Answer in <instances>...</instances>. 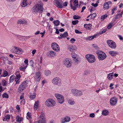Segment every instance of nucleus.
Wrapping results in <instances>:
<instances>
[{
  "instance_id": "nucleus-1",
  "label": "nucleus",
  "mask_w": 123,
  "mask_h": 123,
  "mask_svg": "<svg viewBox=\"0 0 123 123\" xmlns=\"http://www.w3.org/2000/svg\"><path fill=\"white\" fill-rule=\"evenodd\" d=\"M43 4L42 2L39 1L37 4H36L33 7V10L34 12L41 13L43 11Z\"/></svg>"
},
{
  "instance_id": "nucleus-2",
  "label": "nucleus",
  "mask_w": 123,
  "mask_h": 123,
  "mask_svg": "<svg viewBox=\"0 0 123 123\" xmlns=\"http://www.w3.org/2000/svg\"><path fill=\"white\" fill-rule=\"evenodd\" d=\"M11 51L12 52L19 55L22 54L24 52L21 48L15 46L13 47V49L11 50Z\"/></svg>"
},
{
  "instance_id": "nucleus-3",
  "label": "nucleus",
  "mask_w": 123,
  "mask_h": 123,
  "mask_svg": "<svg viewBox=\"0 0 123 123\" xmlns=\"http://www.w3.org/2000/svg\"><path fill=\"white\" fill-rule=\"evenodd\" d=\"M85 57L86 60L90 63H93L96 61L95 57L93 55L87 54L86 55Z\"/></svg>"
},
{
  "instance_id": "nucleus-4",
  "label": "nucleus",
  "mask_w": 123,
  "mask_h": 123,
  "mask_svg": "<svg viewBox=\"0 0 123 123\" xmlns=\"http://www.w3.org/2000/svg\"><path fill=\"white\" fill-rule=\"evenodd\" d=\"M45 105L49 107H53L55 104V101L53 99L49 98L47 99L45 102Z\"/></svg>"
},
{
  "instance_id": "nucleus-5",
  "label": "nucleus",
  "mask_w": 123,
  "mask_h": 123,
  "mask_svg": "<svg viewBox=\"0 0 123 123\" xmlns=\"http://www.w3.org/2000/svg\"><path fill=\"white\" fill-rule=\"evenodd\" d=\"M98 59L99 60H103L105 59L106 57V54L103 52L98 51L96 52Z\"/></svg>"
},
{
  "instance_id": "nucleus-6",
  "label": "nucleus",
  "mask_w": 123,
  "mask_h": 123,
  "mask_svg": "<svg viewBox=\"0 0 123 123\" xmlns=\"http://www.w3.org/2000/svg\"><path fill=\"white\" fill-rule=\"evenodd\" d=\"M55 96L59 103L62 104L63 103L64 101V98L62 95L58 93H55Z\"/></svg>"
},
{
  "instance_id": "nucleus-7",
  "label": "nucleus",
  "mask_w": 123,
  "mask_h": 123,
  "mask_svg": "<svg viewBox=\"0 0 123 123\" xmlns=\"http://www.w3.org/2000/svg\"><path fill=\"white\" fill-rule=\"evenodd\" d=\"M71 92L72 94L75 96H80L82 95V93L81 91L76 89H72Z\"/></svg>"
},
{
  "instance_id": "nucleus-8",
  "label": "nucleus",
  "mask_w": 123,
  "mask_h": 123,
  "mask_svg": "<svg viewBox=\"0 0 123 123\" xmlns=\"http://www.w3.org/2000/svg\"><path fill=\"white\" fill-rule=\"evenodd\" d=\"M61 79L59 77H55L52 80V82L54 85L58 86H59L61 85Z\"/></svg>"
},
{
  "instance_id": "nucleus-9",
  "label": "nucleus",
  "mask_w": 123,
  "mask_h": 123,
  "mask_svg": "<svg viewBox=\"0 0 123 123\" xmlns=\"http://www.w3.org/2000/svg\"><path fill=\"white\" fill-rule=\"evenodd\" d=\"M27 84V83L25 81L23 82L18 88V92H22L26 88Z\"/></svg>"
},
{
  "instance_id": "nucleus-10",
  "label": "nucleus",
  "mask_w": 123,
  "mask_h": 123,
  "mask_svg": "<svg viewBox=\"0 0 123 123\" xmlns=\"http://www.w3.org/2000/svg\"><path fill=\"white\" fill-rule=\"evenodd\" d=\"M108 45L112 49H115L116 47V43L113 41L111 40H108L106 41Z\"/></svg>"
},
{
  "instance_id": "nucleus-11",
  "label": "nucleus",
  "mask_w": 123,
  "mask_h": 123,
  "mask_svg": "<svg viewBox=\"0 0 123 123\" xmlns=\"http://www.w3.org/2000/svg\"><path fill=\"white\" fill-rule=\"evenodd\" d=\"M64 64L67 67H70L71 66L72 64L71 60L69 58H66L63 61Z\"/></svg>"
},
{
  "instance_id": "nucleus-12",
  "label": "nucleus",
  "mask_w": 123,
  "mask_h": 123,
  "mask_svg": "<svg viewBox=\"0 0 123 123\" xmlns=\"http://www.w3.org/2000/svg\"><path fill=\"white\" fill-rule=\"evenodd\" d=\"M117 98L116 97H112L110 100V105L113 106L115 105L117 103Z\"/></svg>"
},
{
  "instance_id": "nucleus-13",
  "label": "nucleus",
  "mask_w": 123,
  "mask_h": 123,
  "mask_svg": "<svg viewBox=\"0 0 123 123\" xmlns=\"http://www.w3.org/2000/svg\"><path fill=\"white\" fill-rule=\"evenodd\" d=\"M16 77H15V81L16 82V84H18L19 82V80H20L21 76L19 72L18 71L17 72L15 73Z\"/></svg>"
},
{
  "instance_id": "nucleus-14",
  "label": "nucleus",
  "mask_w": 123,
  "mask_h": 123,
  "mask_svg": "<svg viewBox=\"0 0 123 123\" xmlns=\"http://www.w3.org/2000/svg\"><path fill=\"white\" fill-rule=\"evenodd\" d=\"M51 47L55 51H60V49L59 45L56 43H53L51 44Z\"/></svg>"
},
{
  "instance_id": "nucleus-15",
  "label": "nucleus",
  "mask_w": 123,
  "mask_h": 123,
  "mask_svg": "<svg viewBox=\"0 0 123 123\" xmlns=\"http://www.w3.org/2000/svg\"><path fill=\"white\" fill-rule=\"evenodd\" d=\"M70 118L69 117L66 116L61 119L60 122L61 123H65L66 122H69L70 121Z\"/></svg>"
},
{
  "instance_id": "nucleus-16",
  "label": "nucleus",
  "mask_w": 123,
  "mask_h": 123,
  "mask_svg": "<svg viewBox=\"0 0 123 123\" xmlns=\"http://www.w3.org/2000/svg\"><path fill=\"white\" fill-rule=\"evenodd\" d=\"M54 3L56 6L60 8H62L63 7L62 3L60 2L58 0H54Z\"/></svg>"
},
{
  "instance_id": "nucleus-17",
  "label": "nucleus",
  "mask_w": 123,
  "mask_h": 123,
  "mask_svg": "<svg viewBox=\"0 0 123 123\" xmlns=\"http://www.w3.org/2000/svg\"><path fill=\"white\" fill-rule=\"evenodd\" d=\"M41 74L39 72H36L35 77V80L37 82H38L40 81L41 79Z\"/></svg>"
},
{
  "instance_id": "nucleus-18",
  "label": "nucleus",
  "mask_w": 123,
  "mask_h": 123,
  "mask_svg": "<svg viewBox=\"0 0 123 123\" xmlns=\"http://www.w3.org/2000/svg\"><path fill=\"white\" fill-rule=\"evenodd\" d=\"M111 3H112L111 1H109L104 3V10H106L109 7V5L111 4Z\"/></svg>"
},
{
  "instance_id": "nucleus-19",
  "label": "nucleus",
  "mask_w": 123,
  "mask_h": 123,
  "mask_svg": "<svg viewBox=\"0 0 123 123\" xmlns=\"http://www.w3.org/2000/svg\"><path fill=\"white\" fill-rule=\"evenodd\" d=\"M71 55L73 58L74 59V60L75 62L76 63H77L78 62V59L77 58V55L73 53H72Z\"/></svg>"
},
{
  "instance_id": "nucleus-20",
  "label": "nucleus",
  "mask_w": 123,
  "mask_h": 123,
  "mask_svg": "<svg viewBox=\"0 0 123 123\" xmlns=\"http://www.w3.org/2000/svg\"><path fill=\"white\" fill-rule=\"evenodd\" d=\"M92 26V25L90 24H85L84 25V27L89 30H90L91 29Z\"/></svg>"
},
{
  "instance_id": "nucleus-21",
  "label": "nucleus",
  "mask_w": 123,
  "mask_h": 123,
  "mask_svg": "<svg viewBox=\"0 0 123 123\" xmlns=\"http://www.w3.org/2000/svg\"><path fill=\"white\" fill-rule=\"evenodd\" d=\"M27 0H23L21 4V5L23 7H25L27 5Z\"/></svg>"
},
{
  "instance_id": "nucleus-22",
  "label": "nucleus",
  "mask_w": 123,
  "mask_h": 123,
  "mask_svg": "<svg viewBox=\"0 0 123 123\" xmlns=\"http://www.w3.org/2000/svg\"><path fill=\"white\" fill-rule=\"evenodd\" d=\"M20 99L21 100L20 101V103L21 104H24V94H22L21 95L20 97Z\"/></svg>"
},
{
  "instance_id": "nucleus-23",
  "label": "nucleus",
  "mask_w": 123,
  "mask_h": 123,
  "mask_svg": "<svg viewBox=\"0 0 123 123\" xmlns=\"http://www.w3.org/2000/svg\"><path fill=\"white\" fill-rule=\"evenodd\" d=\"M118 53L117 52L113 51H111L109 52V54L112 56H115Z\"/></svg>"
},
{
  "instance_id": "nucleus-24",
  "label": "nucleus",
  "mask_w": 123,
  "mask_h": 123,
  "mask_svg": "<svg viewBox=\"0 0 123 123\" xmlns=\"http://www.w3.org/2000/svg\"><path fill=\"white\" fill-rule=\"evenodd\" d=\"M40 119L42 120H45V116L44 113L43 112H41V114L40 116Z\"/></svg>"
},
{
  "instance_id": "nucleus-25",
  "label": "nucleus",
  "mask_w": 123,
  "mask_h": 123,
  "mask_svg": "<svg viewBox=\"0 0 123 123\" xmlns=\"http://www.w3.org/2000/svg\"><path fill=\"white\" fill-rule=\"evenodd\" d=\"M26 22L25 20L23 19L19 20L17 22V23L18 24H24Z\"/></svg>"
},
{
  "instance_id": "nucleus-26",
  "label": "nucleus",
  "mask_w": 123,
  "mask_h": 123,
  "mask_svg": "<svg viewBox=\"0 0 123 123\" xmlns=\"http://www.w3.org/2000/svg\"><path fill=\"white\" fill-rule=\"evenodd\" d=\"M109 113L108 111L106 110H103L102 112V114L103 115L105 116L107 115Z\"/></svg>"
},
{
  "instance_id": "nucleus-27",
  "label": "nucleus",
  "mask_w": 123,
  "mask_h": 123,
  "mask_svg": "<svg viewBox=\"0 0 123 123\" xmlns=\"http://www.w3.org/2000/svg\"><path fill=\"white\" fill-rule=\"evenodd\" d=\"M68 36V33L67 32H65L63 34L60 35V37H62L63 38L67 37Z\"/></svg>"
},
{
  "instance_id": "nucleus-28",
  "label": "nucleus",
  "mask_w": 123,
  "mask_h": 123,
  "mask_svg": "<svg viewBox=\"0 0 123 123\" xmlns=\"http://www.w3.org/2000/svg\"><path fill=\"white\" fill-rule=\"evenodd\" d=\"M18 38L21 40H23L28 39L29 37L27 36H18Z\"/></svg>"
},
{
  "instance_id": "nucleus-29",
  "label": "nucleus",
  "mask_w": 123,
  "mask_h": 123,
  "mask_svg": "<svg viewBox=\"0 0 123 123\" xmlns=\"http://www.w3.org/2000/svg\"><path fill=\"white\" fill-rule=\"evenodd\" d=\"M22 120V117H20L19 116H17L16 117V121L18 123H21Z\"/></svg>"
},
{
  "instance_id": "nucleus-30",
  "label": "nucleus",
  "mask_w": 123,
  "mask_h": 123,
  "mask_svg": "<svg viewBox=\"0 0 123 123\" xmlns=\"http://www.w3.org/2000/svg\"><path fill=\"white\" fill-rule=\"evenodd\" d=\"M39 102L38 101H37L35 102L34 106V108L35 110H37L38 107Z\"/></svg>"
},
{
  "instance_id": "nucleus-31",
  "label": "nucleus",
  "mask_w": 123,
  "mask_h": 123,
  "mask_svg": "<svg viewBox=\"0 0 123 123\" xmlns=\"http://www.w3.org/2000/svg\"><path fill=\"white\" fill-rule=\"evenodd\" d=\"M68 104L71 105H73L75 103V102L72 99H69L68 100Z\"/></svg>"
},
{
  "instance_id": "nucleus-32",
  "label": "nucleus",
  "mask_w": 123,
  "mask_h": 123,
  "mask_svg": "<svg viewBox=\"0 0 123 123\" xmlns=\"http://www.w3.org/2000/svg\"><path fill=\"white\" fill-rule=\"evenodd\" d=\"M113 74L110 73L108 75L107 78L110 80H111L113 77Z\"/></svg>"
},
{
  "instance_id": "nucleus-33",
  "label": "nucleus",
  "mask_w": 123,
  "mask_h": 123,
  "mask_svg": "<svg viewBox=\"0 0 123 123\" xmlns=\"http://www.w3.org/2000/svg\"><path fill=\"white\" fill-rule=\"evenodd\" d=\"M97 36V35H95L93 36H90L87 37V39L89 40H90L93 39L94 38L96 37Z\"/></svg>"
},
{
  "instance_id": "nucleus-34",
  "label": "nucleus",
  "mask_w": 123,
  "mask_h": 123,
  "mask_svg": "<svg viewBox=\"0 0 123 123\" xmlns=\"http://www.w3.org/2000/svg\"><path fill=\"white\" fill-rule=\"evenodd\" d=\"M121 17H122V16L120 15L119 14H117L115 15V17H114L113 19V20H114V21H115L118 18H121Z\"/></svg>"
},
{
  "instance_id": "nucleus-35",
  "label": "nucleus",
  "mask_w": 123,
  "mask_h": 123,
  "mask_svg": "<svg viewBox=\"0 0 123 123\" xmlns=\"http://www.w3.org/2000/svg\"><path fill=\"white\" fill-rule=\"evenodd\" d=\"M50 56L52 57L56 55V54L55 52L52 51H50Z\"/></svg>"
},
{
  "instance_id": "nucleus-36",
  "label": "nucleus",
  "mask_w": 123,
  "mask_h": 123,
  "mask_svg": "<svg viewBox=\"0 0 123 123\" xmlns=\"http://www.w3.org/2000/svg\"><path fill=\"white\" fill-rule=\"evenodd\" d=\"M53 23L55 26H58L60 24V21L58 20H56L53 21Z\"/></svg>"
},
{
  "instance_id": "nucleus-37",
  "label": "nucleus",
  "mask_w": 123,
  "mask_h": 123,
  "mask_svg": "<svg viewBox=\"0 0 123 123\" xmlns=\"http://www.w3.org/2000/svg\"><path fill=\"white\" fill-rule=\"evenodd\" d=\"M15 76L13 75H12L10 77V82H12L14 80Z\"/></svg>"
},
{
  "instance_id": "nucleus-38",
  "label": "nucleus",
  "mask_w": 123,
  "mask_h": 123,
  "mask_svg": "<svg viewBox=\"0 0 123 123\" xmlns=\"http://www.w3.org/2000/svg\"><path fill=\"white\" fill-rule=\"evenodd\" d=\"M26 118L28 120H29L31 118V113L29 112H28L26 114Z\"/></svg>"
},
{
  "instance_id": "nucleus-39",
  "label": "nucleus",
  "mask_w": 123,
  "mask_h": 123,
  "mask_svg": "<svg viewBox=\"0 0 123 123\" xmlns=\"http://www.w3.org/2000/svg\"><path fill=\"white\" fill-rule=\"evenodd\" d=\"M107 17V15L106 14H105L102 16L101 18V21H103L105 19V18Z\"/></svg>"
},
{
  "instance_id": "nucleus-40",
  "label": "nucleus",
  "mask_w": 123,
  "mask_h": 123,
  "mask_svg": "<svg viewBox=\"0 0 123 123\" xmlns=\"http://www.w3.org/2000/svg\"><path fill=\"white\" fill-rule=\"evenodd\" d=\"M68 50L71 52H73V51L75 50V49L73 48V46H71L69 47L68 48Z\"/></svg>"
},
{
  "instance_id": "nucleus-41",
  "label": "nucleus",
  "mask_w": 123,
  "mask_h": 123,
  "mask_svg": "<svg viewBox=\"0 0 123 123\" xmlns=\"http://www.w3.org/2000/svg\"><path fill=\"white\" fill-rule=\"evenodd\" d=\"M51 74L49 70H46L45 72V74L46 76L49 75Z\"/></svg>"
},
{
  "instance_id": "nucleus-42",
  "label": "nucleus",
  "mask_w": 123,
  "mask_h": 123,
  "mask_svg": "<svg viewBox=\"0 0 123 123\" xmlns=\"http://www.w3.org/2000/svg\"><path fill=\"white\" fill-rule=\"evenodd\" d=\"M45 120H42L40 119L38 121L36 122L35 123H45Z\"/></svg>"
},
{
  "instance_id": "nucleus-43",
  "label": "nucleus",
  "mask_w": 123,
  "mask_h": 123,
  "mask_svg": "<svg viewBox=\"0 0 123 123\" xmlns=\"http://www.w3.org/2000/svg\"><path fill=\"white\" fill-rule=\"evenodd\" d=\"M2 97L3 98H8V95L6 93H5L2 95Z\"/></svg>"
},
{
  "instance_id": "nucleus-44",
  "label": "nucleus",
  "mask_w": 123,
  "mask_h": 123,
  "mask_svg": "<svg viewBox=\"0 0 123 123\" xmlns=\"http://www.w3.org/2000/svg\"><path fill=\"white\" fill-rule=\"evenodd\" d=\"M78 23V20H75L73 21L72 22V23L73 25H75L77 24Z\"/></svg>"
},
{
  "instance_id": "nucleus-45",
  "label": "nucleus",
  "mask_w": 123,
  "mask_h": 123,
  "mask_svg": "<svg viewBox=\"0 0 123 123\" xmlns=\"http://www.w3.org/2000/svg\"><path fill=\"white\" fill-rule=\"evenodd\" d=\"M73 18L75 19H79L80 18V16L75 15L73 16Z\"/></svg>"
},
{
  "instance_id": "nucleus-46",
  "label": "nucleus",
  "mask_w": 123,
  "mask_h": 123,
  "mask_svg": "<svg viewBox=\"0 0 123 123\" xmlns=\"http://www.w3.org/2000/svg\"><path fill=\"white\" fill-rule=\"evenodd\" d=\"M6 82L5 80H3L2 82V85L3 86H4L6 85Z\"/></svg>"
},
{
  "instance_id": "nucleus-47",
  "label": "nucleus",
  "mask_w": 123,
  "mask_h": 123,
  "mask_svg": "<svg viewBox=\"0 0 123 123\" xmlns=\"http://www.w3.org/2000/svg\"><path fill=\"white\" fill-rule=\"evenodd\" d=\"M106 31V29H104L102 31H101L99 32V34L101 35L103 34V33H105Z\"/></svg>"
},
{
  "instance_id": "nucleus-48",
  "label": "nucleus",
  "mask_w": 123,
  "mask_h": 123,
  "mask_svg": "<svg viewBox=\"0 0 123 123\" xmlns=\"http://www.w3.org/2000/svg\"><path fill=\"white\" fill-rule=\"evenodd\" d=\"M36 95V93L35 92H34L33 93L32 95H31V98H32V99H33L35 98Z\"/></svg>"
},
{
  "instance_id": "nucleus-49",
  "label": "nucleus",
  "mask_w": 123,
  "mask_h": 123,
  "mask_svg": "<svg viewBox=\"0 0 123 123\" xmlns=\"http://www.w3.org/2000/svg\"><path fill=\"white\" fill-rule=\"evenodd\" d=\"M74 5L75 6L78 5V1L77 0H74Z\"/></svg>"
},
{
  "instance_id": "nucleus-50",
  "label": "nucleus",
  "mask_w": 123,
  "mask_h": 123,
  "mask_svg": "<svg viewBox=\"0 0 123 123\" xmlns=\"http://www.w3.org/2000/svg\"><path fill=\"white\" fill-rule=\"evenodd\" d=\"M24 63L25 64H24V65L27 67L28 65V61L27 60H25L24 61Z\"/></svg>"
},
{
  "instance_id": "nucleus-51",
  "label": "nucleus",
  "mask_w": 123,
  "mask_h": 123,
  "mask_svg": "<svg viewBox=\"0 0 123 123\" xmlns=\"http://www.w3.org/2000/svg\"><path fill=\"white\" fill-rule=\"evenodd\" d=\"M5 117L7 121H8L10 118V116L8 115H7L5 116Z\"/></svg>"
},
{
  "instance_id": "nucleus-52",
  "label": "nucleus",
  "mask_w": 123,
  "mask_h": 123,
  "mask_svg": "<svg viewBox=\"0 0 123 123\" xmlns=\"http://www.w3.org/2000/svg\"><path fill=\"white\" fill-rule=\"evenodd\" d=\"M8 74V72L6 71H5L3 73V76L5 77H6L7 75Z\"/></svg>"
},
{
  "instance_id": "nucleus-53",
  "label": "nucleus",
  "mask_w": 123,
  "mask_h": 123,
  "mask_svg": "<svg viewBox=\"0 0 123 123\" xmlns=\"http://www.w3.org/2000/svg\"><path fill=\"white\" fill-rule=\"evenodd\" d=\"M91 18L92 19H93L96 16V14L95 13H94L92 14H91Z\"/></svg>"
},
{
  "instance_id": "nucleus-54",
  "label": "nucleus",
  "mask_w": 123,
  "mask_h": 123,
  "mask_svg": "<svg viewBox=\"0 0 123 123\" xmlns=\"http://www.w3.org/2000/svg\"><path fill=\"white\" fill-rule=\"evenodd\" d=\"M27 67H26V66L24 65V66L23 67H20V69L21 70L23 71Z\"/></svg>"
},
{
  "instance_id": "nucleus-55",
  "label": "nucleus",
  "mask_w": 123,
  "mask_h": 123,
  "mask_svg": "<svg viewBox=\"0 0 123 123\" xmlns=\"http://www.w3.org/2000/svg\"><path fill=\"white\" fill-rule=\"evenodd\" d=\"M89 116L90 117L94 118L95 117V115L94 113H91L90 114Z\"/></svg>"
},
{
  "instance_id": "nucleus-56",
  "label": "nucleus",
  "mask_w": 123,
  "mask_h": 123,
  "mask_svg": "<svg viewBox=\"0 0 123 123\" xmlns=\"http://www.w3.org/2000/svg\"><path fill=\"white\" fill-rule=\"evenodd\" d=\"M112 24L110 23L108 25V26H107V28L108 29H110L112 27Z\"/></svg>"
},
{
  "instance_id": "nucleus-57",
  "label": "nucleus",
  "mask_w": 123,
  "mask_h": 123,
  "mask_svg": "<svg viewBox=\"0 0 123 123\" xmlns=\"http://www.w3.org/2000/svg\"><path fill=\"white\" fill-rule=\"evenodd\" d=\"M75 39L74 38H72L70 40V41L71 43H74V42L75 41Z\"/></svg>"
},
{
  "instance_id": "nucleus-58",
  "label": "nucleus",
  "mask_w": 123,
  "mask_h": 123,
  "mask_svg": "<svg viewBox=\"0 0 123 123\" xmlns=\"http://www.w3.org/2000/svg\"><path fill=\"white\" fill-rule=\"evenodd\" d=\"M98 4L97 3H96L95 4L92 3V5L95 7H96L98 6Z\"/></svg>"
},
{
  "instance_id": "nucleus-59",
  "label": "nucleus",
  "mask_w": 123,
  "mask_h": 123,
  "mask_svg": "<svg viewBox=\"0 0 123 123\" xmlns=\"http://www.w3.org/2000/svg\"><path fill=\"white\" fill-rule=\"evenodd\" d=\"M16 109L18 110V111H20V107L19 106V105H17Z\"/></svg>"
},
{
  "instance_id": "nucleus-60",
  "label": "nucleus",
  "mask_w": 123,
  "mask_h": 123,
  "mask_svg": "<svg viewBox=\"0 0 123 123\" xmlns=\"http://www.w3.org/2000/svg\"><path fill=\"white\" fill-rule=\"evenodd\" d=\"M118 37L120 40H123V38L121 35H118Z\"/></svg>"
},
{
  "instance_id": "nucleus-61",
  "label": "nucleus",
  "mask_w": 123,
  "mask_h": 123,
  "mask_svg": "<svg viewBox=\"0 0 123 123\" xmlns=\"http://www.w3.org/2000/svg\"><path fill=\"white\" fill-rule=\"evenodd\" d=\"M47 81L45 80H43L42 81V86H43L44 85V84L45 83H47Z\"/></svg>"
},
{
  "instance_id": "nucleus-62",
  "label": "nucleus",
  "mask_w": 123,
  "mask_h": 123,
  "mask_svg": "<svg viewBox=\"0 0 123 123\" xmlns=\"http://www.w3.org/2000/svg\"><path fill=\"white\" fill-rule=\"evenodd\" d=\"M36 52V49H34L32 51V53L33 55H34Z\"/></svg>"
},
{
  "instance_id": "nucleus-63",
  "label": "nucleus",
  "mask_w": 123,
  "mask_h": 123,
  "mask_svg": "<svg viewBox=\"0 0 123 123\" xmlns=\"http://www.w3.org/2000/svg\"><path fill=\"white\" fill-rule=\"evenodd\" d=\"M86 7L85 6H83L82 8L81 12H83L84 10H85L86 9Z\"/></svg>"
},
{
  "instance_id": "nucleus-64",
  "label": "nucleus",
  "mask_w": 123,
  "mask_h": 123,
  "mask_svg": "<svg viewBox=\"0 0 123 123\" xmlns=\"http://www.w3.org/2000/svg\"><path fill=\"white\" fill-rule=\"evenodd\" d=\"M68 2L67 1L65 2L63 4V6H67Z\"/></svg>"
}]
</instances>
